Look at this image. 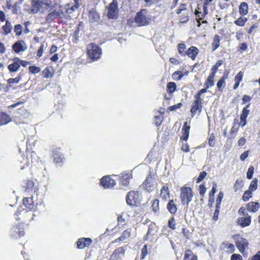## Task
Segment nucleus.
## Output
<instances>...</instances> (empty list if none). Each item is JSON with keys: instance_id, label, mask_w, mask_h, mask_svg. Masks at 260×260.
Segmentation results:
<instances>
[{"instance_id": "nucleus-24", "label": "nucleus", "mask_w": 260, "mask_h": 260, "mask_svg": "<svg viewBox=\"0 0 260 260\" xmlns=\"http://www.w3.org/2000/svg\"><path fill=\"white\" fill-rule=\"evenodd\" d=\"M248 5L245 2H242L239 6V13L242 15H245L248 13Z\"/></svg>"}, {"instance_id": "nucleus-34", "label": "nucleus", "mask_w": 260, "mask_h": 260, "mask_svg": "<svg viewBox=\"0 0 260 260\" xmlns=\"http://www.w3.org/2000/svg\"><path fill=\"white\" fill-rule=\"evenodd\" d=\"M42 75L44 78H49L53 76L52 70L48 67L46 68L42 72Z\"/></svg>"}, {"instance_id": "nucleus-17", "label": "nucleus", "mask_w": 260, "mask_h": 260, "mask_svg": "<svg viewBox=\"0 0 260 260\" xmlns=\"http://www.w3.org/2000/svg\"><path fill=\"white\" fill-rule=\"evenodd\" d=\"M198 53V49L196 47L191 46L186 51V55L192 60H194Z\"/></svg>"}, {"instance_id": "nucleus-52", "label": "nucleus", "mask_w": 260, "mask_h": 260, "mask_svg": "<svg viewBox=\"0 0 260 260\" xmlns=\"http://www.w3.org/2000/svg\"><path fill=\"white\" fill-rule=\"evenodd\" d=\"M182 106V104L181 103H179L176 105H174L173 106H171L168 108V109L170 111H175L177 109H179Z\"/></svg>"}, {"instance_id": "nucleus-64", "label": "nucleus", "mask_w": 260, "mask_h": 260, "mask_svg": "<svg viewBox=\"0 0 260 260\" xmlns=\"http://www.w3.org/2000/svg\"><path fill=\"white\" fill-rule=\"evenodd\" d=\"M181 149L182 150L185 152H188L189 151V146L187 144V143H184V144H182V147H181Z\"/></svg>"}, {"instance_id": "nucleus-57", "label": "nucleus", "mask_w": 260, "mask_h": 260, "mask_svg": "<svg viewBox=\"0 0 260 260\" xmlns=\"http://www.w3.org/2000/svg\"><path fill=\"white\" fill-rule=\"evenodd\" d=\"M168 225L170 228H171L172 230H174L176 228V225H175V219L173 217L171 218L168 222Z\"/></svg>"}, {"instance_id": "nucleus-38", "label": "nucleus", "mask_w": 260, "mask_h": 260, "mask_svg": "<svg viewBox=\"0 0 260 260\" xmlns=\"http://www.w3.org/2000/svg\"><path fill=\"white\" fill-rule=\"evenodd\" d=\"M250 104H248L246 105L245 107H244L242 111V114H241L240 117L246 119L248 115L249 114V110L248 109V108L249 107Z\"/></svg>"}, {"instance_id": "nucleus-15", "label": "nucleus", "mask_w": 260, "mask_h": 260, "mask_svg": "<svg viewBox=\"0 0 260 260\" xmlns=\"http://www.w3.org/2000/svg\"><path fill=\"white\" fill-rule=\"evenodd\" d=\"M251 220V216L247 214L245 216L239 217L238 219V223L242 227H246L248 226Z\"/></svg>"}, {"instance_id": "nucleus-46", "label": "nucleus", "mask_w": 260, "mask_h": 260, "mask_svg": "<svg viewBox=\"0 0 260 260\" xmlns=\"http://www.w3.org/2000/svg\"><path fill=\"white\" fill-rule=\"evenodd\" d=\"M252 197L251 191L248 190L245 191L242 199L244 201H247Z\"/></svg>"}, {"instance_id": "nucleus-37", "label": "nucleus", "mask_w": 260, "mask_h": 260, "mask_svg": "<svg viewBox=\"0 0 260 260\" xmlns=\"http://www.w3.org/2000/svg\"><path fill=\"white\" fill-rule=\"evenodd\" d=\"M178 52L182 56L186 55V46L183 43L179 44L178 45Z\"/></svg>"}, {"instance_id": "nucleus-42", "label": "nucleus", "mask_w": 260, "mask_h": 260, "mask_svg": "<svg viewBox=\"0 0 260 260\" xmlns=\"http://www.w3.org/2000/svg\"><path fill=\"white\" fill-rule=\"evenodd\" d=\"M222 63V61L221 60H218L216 63H215V65H214L212 69H211V71H212V74H213L214 75H215L216 72H217V70L218 69V68L220 66H221Z\"/></svg>"}, {"instance_id": "nucleus-4", "label": "nucleus", "mask_w": 260, "mask_h": 260, "mask_svg": "<svg viewBox=\"0 0 260 260\" xmlns=\"http://www.w3.org/2000/svg\"><path fill=\"white\" fill-rule=\"evenodd\" d=\"M141 196L138 191H129L126 197V201L128 205L130 206H138L141 202Z\"/></svg>"}, {"instance_id": "nucleus-11", "label": "nucleus", "mask_w": 260, "mask_h": 260, "mask_svg": "<svg viewBox=\"0 0 260 260\" xmlns=\"http://www.w3.org/2000/svg\"><path fill=\"white\" fill-rule=\"evenodd\" d=\"M125 249L124 247H119L115 249L110 257L111 260H119L124 256Z\"/></svg>"}, {"instance_id": "nucleus-43", "label": "nucleus", "mask_w": 260, "mask_h": 260, "mask_svg": "<svg viewBox=\"0 0 260 260\" xmlns=\"http://www.w3.org/2000/svg\"><path fill=\"white\" fill-rule=\"evenodd\" d=\"M164 117L162 115H160L159 116H155L154 117V123L157 126H158L161 125L162 121L163 120Z\"/></svg>"}, {"instance_id": "nucleus-35", "label": "nucleus", "mask_w": 260, "mask_h": 260, "mask_svg": "<svg viewBox=\"0 0 260 260\" xmlns=\"http://www.w3.org/2000/svg\"><path fill=\"white\" fill-rule=\"evenodd\" d=\"M212 45L213 46V50H215L219 47L220 45V38L218 35H216L214 36Z\"/></svg>"}, {"instance_id": "nucleus-61", "label": "nucleus", "mask_w": 260, "mask_h": 260, "mask_svg": "<svg viewBox=\"0 0 260 260\" xmlns=\"http://www.w3.org/2000/svg\"><path fill=\"white\" fill-rule=\"evenodd\" d=\"M186 9V5L184 4H182L180 5L179 9L177 11V14H179L181 13L182 11H184Z\"/></svg>"}, {"instance_id": "nucleus-47", "label": "nucleus", "mask_w": 260, "mask_h": 260, "mask_svg": "<svg viewBox=\"0 0 260 260\" xmlns=\"http://www.w3.org/2000/svg\"><path fill=\"white\" fill-rule=\"evenodd\" d=\"M29 71L33 74H36L39 73L41 71V69L38 67L30 66L29 67Z\"/></svg>"}, {"instance_id": "nucleus-32", "label": "nucleus", "mask_w": 260, "mask_h": 260, "mask_svg": "<svg viewBox=\"0 0 260 260\" xmlns=\"http://www.w3.org/2000/svg\"><path fill=\"white\" fill-rule=\"evenodd\" d=\"M12 29V26L10 22L8 21H6V24L3 26V29L4 31L5 35H7L11 32Z\"/></svg>"}, {"instance_id": "nucleus-36", "label": "nucleus", "mask_w": 260, "mask_h": 260, "mask_svg": "<svg viewBox=\"0 0 260 260\" xmlns=\"http://www.w3.org/2000/svg\"><path fill=\"white\" fill-rule=\"evenodd\" d=\"M168 91L171 93L174 92L176 89V84L174 82H170L167 84Z\"/></svg>"}, {"instance_id": "nucleus-16", "label": "nucleus", "mask_w": 260, "mask_h": 260, "mask_svg": "<svg viewBox=\"0 0 260 260\" xmlns=\"http://www.w3.org/2000/svg\"><path fill=\"white\" fill-rule=\"evenodd\" d=\"M60 149L56 148L53 150V157H54V162L60 165L63 159V156L60 153Z\"/></svg>"}, {"instance_id": "nucleus-23", "label": "nucleus", "mask_w": 260, "mask_h": 260, "mask_svg": "<svg viewBox=\"0 0 260 260\" xmlns=\"http://www.w3.org/2000/svg\"><path fill=\"white\" fill-rule=\"evenodd\" d=\"M187 122H185L184 123L182 131L184 132L183 135L182 136V139L185 141H186L188 138L189 134V126H187Z\"/></svg>"}, {"instance_id": "nucleus-55", "label": "nucleus", "mask_w": 260, "mask_h": 260, "mask_svg": "<svg viewBox=\"0 0 260 260\" xmlns=\"http://www.w3.org/2000/svg\"><path fill=\"white\" fill-rule=\"evenodd\" d=\"M199 191L200 194L203 198L204 197L205 192L206 191V188L204 185L201 184L199 186Z\"/></svg>"}, {"instance_id": "nucleus-62", "label": "nucleus", "mask_w": 260, "mask_h": 260, "mask_svg": "<svg viewBox=\"0 0 260 260\" xmlns=\"http://www.w3.org/2000/svg\"><path fill=\"white\" fill-rule=\"evenodd\" d=\"M242 77L243 73H242V72H239L235 78V82H240L242 80Z\"/></svg>"}, {"instance_id": "nucleus-63", "label": "nucleus", "mask_w": 260, "mask_h": 260, "mask_svg": "<svg viewBox=\"0 0 260 260\" xmlns=\"http://www.w3.org/2000/svg\"><path fill=\"white\" fill-rule=\"evenodd\" d=\"M147 254V246L146 245H144L142 250V254H141V258L143 259L145 258V256Z\"/></svg>"}, {"instance_id": "nucleus-50", "label": "nucleus", "mask_w": 260, "mask_h": 260, "mask_svg": "<svg viewBox=\"0 0 260 260\" xmlns=\"http://www.w3.org/2000/svg\"><path fill=\"white\" fill-rule=\"evenodd\" d=\"M215 137L213 134H211L209 138V145L213 147L215 145Z\"/></svg>"}, {"instance_id": "nucleus-22", "label": "nucleus", "mask_w": 260, "mask_h": 260, "mask_svg": "<svg viewBox=\"0 0 260 260\" xmlns=\"http://www.w3.org/2000/svg\"><path fill=\"white\" fill-rule=\"evenodd\" d=\"M0 116H1L0 122L2 125L7 124L11 120V118L10 116L8 114H7L5 113H1Z\"/></svg>"}, {"instance_id": "nucleus-19", "label": "nucleus", "mask_w": 260, "mask_h": 260, "mask_svg": "<svg viewBox=\"0 0 260 260\" xmlns=\"http://www.w3.org/2000/svg\"><path fill=\"white\" fill-rule=\"evenodd\" d=\"M259 204L257 202H250L247 205V210L251 212H256L259 208Z\"/></svg>"}, {"instance_id": "nucleus-40", "label": "nucleus", "mask_w": 260, "mask_h": 260, "mask_svg": "<svg viewBox=\"0 0 260 260\" xmlns=\"http://www.w3.org/2000/svg\"><path fill=\"white\" fill-rule=\"evenodd\" d=\"M243 186V181L241 180L237 179L234 185V189L235 191H237L239 189H241Z\"/></svg>"}, {"instance_id": "nucleus-41", "label": "nucleus", "mask_w": 260, "mask_h": 260, "mask_svg": "<svg viewBox=\"0 0 260 260\" xmlns=\"http://www.w3.org/2000/svg\"><path fill=\"white\" fill-rule=\"evenodd\" d=\"M257 182L258 180L256 178H255L251 181L249 187V190L251 191L255 190L257 187Z\"/></svg>"}, {"instance_id": "nucleus-56", "label": "nucleus", "mask_w": 260, "mask_h": 260, "mask_svg": "<svg viewBox=\"0 0 260 260\" xmlns=\"http://www.w3.org/2000/svg\"><path fill=\"white\" fill-rule=\"evenodd\" d=\"M236 122L238 124H240L242 127H244L247 124L246 119H244V118H241V117H240V123H238V119H235V120H234V126L233 127H234L235 126Z\"/></svg>"}, {"instance_id": "nucleus-5", "label": "nucleus", "mask_w": 260, "mask_h": 260, "mask_svg": "<svg viewBox=\"0 0 260 260\" xmlns=\"http://www.w3.org/2000/svg\"><path fill=\"white\" fill-rule=\"evenodd\" d=\"M135 20L138 26H145L148 25L150 22V19L147 17V11L145 9H142L138 12Z\"/></svg>"}, {"instance_id": "nucleus-29", "label": "nucleus", "mask_w": 260, "mask_h": 260, "mask_svg": "<svg viewBox=\"0 0 260 260\" xmlns=\"http://www.w3.org/2000/svg\"><path fill=\"white\" fill-rule=\"evenodd\" d=\"M131 236V231L129 230L124 231L122 235L118 238L116 239V242L117 241H123L125 239L128 238Z\"/></svg>"}, {"instance_id": "nucleus-3", "label": "nucleus", "mask_w": 260, "mask_h": 260, "mask_svg": "<svg viewBox=\"0 0 260 260\" xmlns=\"http://www.w3.org/2000/svg\"><path fill=\"white\" fill-rule=\"evenodd\" d=\"M142 188L147 192L153 191L156 187V182L154 174L149 173L142 185Z\"/></svg>"}, {"instance_id": "nucleus-20", "label": "nucleus", "mask_w": 260, "mask_h": 260, "mask_svg": "<svg viewBox=\"0 0 260 260\" xmlns=\"http://www.w3.org/2000/svg\"><path fill=\"white\" fill-rule=\"evenodd\" d=\"M31 11L32 13H36L41 10L39 0H31Z\"/></svg>"}, {"instance_id": "nucleus-1", "label": "nucleus", "mask_w": 260, "mask_h": 260, "mask_svg": "<svg viewBox=\"0 0 260 260\" xmlns=\"http://www.w3.org/2000/svg\"><path fill=\"white\" fill-rule=\"evenodd\" d=\"M193 192L189 187L183 186L180 189V198L183 205H186L188 207L189 203L192 201Z\"/></svg>"}, {"instance_id": "nucleus-18", "label": "nucleus", "mask_w": 260, "mask_h": 260, "mask_svg": "<svg viewBox=\"0 0 260 260\" xmlns=\"http://www.w3.org/2000/svg\"><path fill=\"white\" fill-rule=\"evenodd\" d=\"M131 178L132 174L130 173H123L121 176V182L123 185L126 186L128 184Z\"/></svg>"}, {"instance_id": "nucleus-25", "label": "nucleus", "mask_w": 260, "mask_h": 260, "mask_svg": "<svg viewBox=\"0 0 260 260\" xmlns=\"http://www.w3.org/2000/svg\"><path fill=\"white\" fill-rule=\"evenodd\" d=\"M20 66V63L17 60L13 63L10 64L8 66V69L10 72H16L19 69Z\"/></svg>"}, {"instance_id": "nucleus-7", "label": "nucleus", "mask_w": 260, "mask_h": 260, "mask_svg": "<svg viewBox=\"0 0 260 260\" xmlns=\"http://www.w3.org/2000/svg\"><path fill=\"white\" fill-rule=\"evenodd\" d=\"M233 238L236 240V246L239 249V251L243 253L244 251L245 248L248 246V242L247 240L238 235H234Z\"/></svg>"}, {"instance_id": "nucleus-30", "label": "nucleus", "mask_w": 260, "mask_h": 260, "mask_svg": "<svg viewBox=\"0 0 260 260\" xmlns=\"http://www.w3.org/2000/svg\"><path fill=\"white\" fill-rule=\"evenodd\" d=\"M167 208L170 213L174 214L177 211L176 205L174 204L173 200H171L168 204Z\"/></svg>"}, {"instance_id": "nucleus-28", "label": "nucleus", "mask_w": 260, "mask_h": 260, "mask_svg": "<svg viewBox=\"0 0 260 260\" xmlns=\"http://www.w3.org/2000/svg\"><path fill=\"white\" fill-rule=\"evenodd\" d=\"M41 9H48L51 7V0H40L39 1Z\"/></svg>"}, {"instance_id": "nucleus-27", "label": "nucleus", "mask_w": 260, "mask_h": 260, "mask_svg": "<svg viewBox=\"0 0 260 260\" xmlns=\"http://www.w3.org/2000/svg\"><path fill=\"white\" fill-rule=\"evenodd\" d=\"M215 75L211 73L210 75L208 76L205 83V85L207 86V88H209L214 85V79Z\"/></svg>"}, {"instance_id": "nucleus-31", "label": "nucleus", "mask_w": 260, "mask_h": 260, "mask_svg": "<svg viewBox=\"0 0 260 260\" xmlns=\"http://www.w3.org/2000/svg\"><path fill=\"white\" fill-rule=\"evenodd\" d=\"M19 214H22L24 216L25 214L31 215V211L28 212L26 209L18 208L17 212L15 214L16 218L17 220H19L20 219V218L18 217Z\"/></svg>"}, {"instance_id": "nucleus-53", "label": "nucleus", "mask_w": 260, "mask_h": 260, "mask_svg": "<svg viewBox=\"0 0 260 260\" xmlns=\"http://www.w3.org/2000/svg\"><path fill=\"white\" fill-rule=\"evenodd\" d=\"M46 47V45L44 43L42 44L37 52V56L40 57L42 56L44 49Z\"/></svg>"}, {"instance_id": "nucleus-6", "label": "nucleus", "mask_w": 260, "mask_h": 260, "mask_svg": "<svg viewBox=\"0 0 260 260\" xmlns=\"http://www.w3.org/2000/svg\"><path fill=\"white\" fill-rule=\"evenodd\" d=\"M108 17L110 19L116 18L118 15V3L116 0H113L109 5L108 9Z\"/></svg>"}, {"instance_id": "nucleus-13", "label": "nucleus", "mask_w": 260, "mask_h": 260, "mask_svg": "<svg viewBox=\"0 0 260 260\" xmlns=\"http://www.w3.org/2000/svg\"><path fill=\"white\" fill-rule=\"evenodd\" d=\"M24 232L23 228H20V225L14 226L11 231V235L12 237L18 238L23 236Z\"/></svg>"}, {"instance_id": "nucleus-60", "label": "nucleus", "mask_w": 260, "mask_h": 260, "mask_svg": "<svg viewBox=\"0 0 260 260\" xmlns=\"http://www.w3.org/2000/svg\"><path fill=\"white\" fill-rule=\"evenodd\" d=\"M223 198V193L222 192L220 191L219 192L217 199H216V203H218V204H221L222 200Z\"/></svg>"}, {"instance_id": "nucleus-9", "label": "nucleus", "mask_w": 260, "mask_h": 260, "mask_svg": "<svg viewBox=\"0 0 260 260\" xmlns=\"http://www.w3.org/2000/svg\"><path fill=\"white\" fill-rule=\"evenodd\" d=\"M101 184L105 188L113 187L116 182L114 179L109 176H104L101 179Z\"/></svg>"}, {"instance_id": "nucleus-59", "label": "nucleus", "mask_w": 260, "mask_h": 260, "mask_svg": "<svg viewBox=\"0 0 260 260\" xmlns=\"http://www.w3.org/2000/svg\"><path fill=\"white\" fill-rule=\"evenodd\" d=\"M242 256L239 254L234 253L232 255L231 260H242Z\"/></svg>"}, {"instance_id": "nucleus-2", "label": "nucleus", "mask_w": 260, "mask_h": 260, "mask_svg": "<svg viewBox=\"0 0 260 260\" xmlns=\"http://www.w3.org/2000/svg\"><path fill=\"white\" fill-rule=\"evenodd\" d=\"M87 53L88 57L94 60L99 59L102 53V49L95 44H90L87 47Z\"/></svg>"}, {"instance_id": "nucleus-39", "label": "nucleus", "mask_w": 260, "mask_h": 260, "mask_svg": "<svg viewBox=\"0 0 260 260\" xmlns=\"http://www.w3.org/2000/svg\"><path fill=\"white\" fill-rule=\"evenodd\" d=\"M247 20V18L240 17L235 21V23L238 26H243L244 25Z\"/></svg>"}, {"instance_id": "nucleus-8", "label": "nucleus", "mask_w": 260, "mask_h": 260, "mask_svg": "<svg viewBox=\"0 0 260 260\" xmlns=\"http://www.w3.org/2000/svg\"><path fill=\"white\" fill-rule=\"evenodd\" d=\"M27 48V44L23 40H19L16 42L12 46L13 50L17 53L26 51Z\"/></svg>"}, {"instance_id": "nucleus-26", "label": "nucleus", "mask_w": 260, "mask_h": 260, "mask_svg": "<svg viewBox=\"0 0 260 260\" xmlns=\"http://www.w3.org/2000/svg\"><path fill=\"white\" fill-rule=\"evenodd\" d=\"M160 197L164 200H166L169 198V193L168 188L166 186H164L160 191Z\"/></svg>"}, {"instance_id": "nucleus-12", "label": "nucleus", "mask_w": 260, "mask_h": 260, "mask_svg": "<svg viewBox=\"0 0 260 260\" xmlns=\"http://www.w3.org/2000/svg\"><path fill=\"white\" fill-rule=\"evenodd\" d=\"M199 101H194L192 104L190 109L191 117H193L198 112L200 113L202 111V104Z\"/></svg>"}, {"instance_id": "nucleus-33", "label": "nucleus", "mask_w": 260, "mask_h": 260, "mask_svg": "<svg viewBox=\"0 0 260 260\" xmlns=\"http://www.w3.org/2000/svg\"><path fill=\"white\" fill-rule=\"evenodd\" d=\"M33 203L32 199L31 198H24L23 199V205L26 208L31 209L34 205L32 204Z\"/></svg>"}, {"instance_id": "nucleus-10", "label": "nucleus", "mask_w": 260, "mask_h": 260, "mask_svg": "<svg viewBox=\"0 0 260 260\" xmlns=\"http://www.w3.org/2000/svg\"><path fill=\"white\" fill-rule=\"evenodd\" d=\"M92 243V240L89 238H81L77 242V246L79 249L88 247Z\"/></svg>"}, {"instance_id": "nucleus-49", "label": "nucleus", "mask_w": 260, "mask_h": 260, "mask_svg": "<svg viewBox=\"0 0 260 260\" xmlns=\"http://www.w3.org/2000/svg\"><path fill=\"white\" fill-rule=\"evenodd\" d=\"M152 210L154 212H156L159 210V201L158 200L155 199L154 200L152 205Z\"/></svg>"}, {"instance_id": "nucleus-48", "label": "nucleus", "mask_w": 260, "mask_h": 260, "mask_svg": "<svg viewBox=\"0 0 260 260\" xmlns=\"http://www.w3.org/2000/svg\"><path fill=\"white\" fill-rule=\"evenodd\" d=\"M14 30L16 34V35H21L22 33V26L20 24L15 25Z\"/></svg>"}, {"instance_id": "nucleus-21", "label": "nucleus", "mask_w": 260, "mask_h": 260, "mask_svg": "<svg viewBox=\"0 0 260 260\" xmlns=\"http://www.w3.org/2000/svg\"><path fill=\"white\" fill-rule=\"evenodd\" d=\"M78 6L79 5H76L75 3L74 4L70 3L66 5L65 9L66 13L69 14L73 13L78 8Z\"/></svg>"}, {"instance_id": "nucleus-54", "label": "nucleus", "mask_w": 260, "mask_h": 260, "mask_svg": "<svg viewBox=\"0 0 260 260\" xmlns=\"http://www.w3.org/2000/svg\"><path fill=\"white\" fill-rule=\"evenodd\" d=\"M21 78L20 76H18L15 78H10L8 80L7 82L9 84H13V83H18L20 81Z\"/></svg>"}, {"instance_id": "nucleus-14", "label": "nucleus", "mask_w": 260, "mask_h": 260, "mask_svg": "<svg viewBox=\"0 0 260 260\" xmlns=\"http://www.w3.org/2000/svg\"><path fill=\"white\" fill-rule=\"evenodd\" d=\"M220 249L228 253H232L235 250L234 244L227 241L223 242L222 243L220 246Z\"/></svg>"}, {"instance_id": "nucleus-51", "label": "nucleus", "mask_w": 260, "mask_h": 260, "mask_svg": "<svg viewBox=\"0 0 260 260\" xmlns=\"http://www.w3.org/2000/svg\"><path fill=\"white\" fill-rule=\"evenodd\" d=\"M254 167L253 166H250L247 171V178L248 179H251L252 177V175L254 173Z\"/></svg>"}, {"instance_id": "nucleus-44", "label": "nucleus", "mask_w": 260, "mask_h": 260, "mask_svg": "<svg viewBox=\"0 0 260 260\" xmlns=\"http://www.w3.org/2000/svg\"><path fill=\"white\" fill-rule=\"evenodd\" d=\"M173 78L177 80H180L183 76L182 72L180 71H176L173 74Z\"/></svg>"}, {"instance_id": "nucleus-58", "label": "nucleus", "mask_w": 260, "mask_h": 260, "mask_svg": "<svg viewBox=\"0 0 260 260\" xmlns=\"http://www.w3.org/2000/svg\"><path fill=\"white\" fill-rule=\"evenodd\" d=\"M207 173L205 172L200 173L199 176L197 179V183H199L202 181L206 176Z\"/></svg>"}, {"instance_id": "nucleus-45", "label": "nucleus", "mask_w": 260, "mask_h": 260, "mask_svg": "<svg viewBox=\"0 0 260 260\" xmlns=\"http://www.w3.org/2000/svg\"><path fill=\"white\" fill-rule=\"evenodd\" d=\"M34 182L32 180H28L26 183V190L28 191L32 190L34 186Z\"/></svg>"}]
</instances>
